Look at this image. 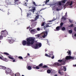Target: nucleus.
I'll return each instance as SVG.
<instances>
[{
	"label": "nucleus",
	"mask_w": 76,
	"mask_h": 76,
	"mask_svg": "<svg viewBox=\"0 0 76 76\" xmlns=\"http://www.w3.org/2000/svg\"><path fill=\"white\" fill-rule=\"evenodd\" d=\"M54 76H57V75L56 74L54 75Z\"/></svg>",
	"instance_id": "680f3d73"
},
{
	"label": "nucleus",
	"mask_w": 76,
	"mask_h": 76,
	"mask_svg": "<svg viewBox=\"0 0 76 76\" xmlns=\"http://www.w3.org/2000/svg\"><path fill=\"white\" fill-rule=\"evenodd\" d=\"M60 29V27L59 26H58L56 28V30H54V31H58Z\"/></svg>",
	"instance_id": "412c9836"
},
{
	"label": "nucleus",
	"mask_w": 76,
	"mask_h": 76,
	"mask_svg": "<svg viewBox=\"0 0 76 76\" xmlns=\"http://www.w3.org/2000/svg\"><path fill=\"white\" fill-rule=\"evenodd\" d=\"M4 54H5V55H9V53H4Z\"/></svg>",
	"instance_id": "79ce46f5"
},
{
	"label": "nucleus",
	"mask_w": 76,
	"mask_h": 76,
	"mask_svg": "<svg viewBox=\"0 0 76 76\" xmlns=\"http://www.w3.org/2000/svg\"><path fill=\"white\" fill-rule=\"evenodd\" d=\"M31 12H28L27 13V18H29L31 15Z\"/></svg>",
	"instance_id": "4be33fe9"
},
{
	"label": "nucleus",
	"mask_w": 76,
	"mask_h": 76,
	"mask_svg": "<svg viewBox=\"0 0 76 76\" xmlns=\"http://www.w3.org/2000/svg\"><path fill=\"white\" fill-rule=\"evenodd\" d=\"M73 26V24H71L70 26H69V27L70 28H72V26Z\"/></svg>",
	"instance_id": "ea45409f"
},
{
	"label": "nucleus",
	"mask_w": 76,
	"mask_h": 76,
	"mask_svg": "<svg viewBox=\"0 0 76 76\" xmlns=\"http://www.w3.org/2000/svg\"><path fill=\"white\" fill-rule=\"evenodd\" d=\"M40 68V66H39V65L38 66H37L36 67H35V66L33 67V68L34 69H39Z\"/></svg>",
	"instance_id": "6ab92c4d"
},
{
	"label": "nucleus",
	"mask_w": 76,
	"mask_h": 76,
	"mask_svg": "<svg viewBox=\"0 0 76 76\" xmlns=\"http://www.w3.org/2000/svg\"><path fill=\"white\" fill-rule=\"evenodd\" d=\"M35 40V38L34 37H30L26 39V41L23 40L22 41V44L23 45H27L29 46L30 45H32L34 43Z\"/></svg>",
	"instance_id": "f03ea898"
},
{
	"label": "nucleus",
	"mask_w": 76,
	"mask_h": 76,
	"mask_svg": "<svg viewBox=\"0 0 76 76\" xmlns=\"http://www.w3.org/2000/svg\"><path fill=\"white\" fill-rule=\"evenodd\" d=\"M16 41V38H12L11 37H9L8 39V42L10 44H12L13 43L14 41Z\"/></svg>",
	"instance_id": "0eeeda50"
},
{
	"label": "nucleus",
	"mask_w": 76,
	"mask_h": 76,
	"mask_svg": "<svg viewBox=\"0 0 76 76\" xmlns=\"http://www.w3.org/2000/svg\"><path fill=\"white\" fill-rule=\"evenodd\" d=\"M48 32L47 31H44L40 34V38H44L47 36Z\"/></svg>",
	"instance_id": "423d86ee"
},
{
	"label": "nucleus",
	"mask_w": 76,
	"mask_h": 76,
	"mask_svg": "<svg viewBox=\"0 0 76 76\" xmlns=\"http://www.w3.org/2000/svg\"><path fill=\"white\" fill-rule=\"evenodd\" d=\"M73 6H72L71 7H69V8H72Z\"/></svg>",
	"instance_id": "603ef678"
},
{
	"label": "nucleus",
	"mask_w": 76,
	"mask_h": 76,
	"mask_svg": "<svg viewBox=\"0 0 76 76\" xmlns=\"http://www.w3.org/2000/svg\"><path fill=\"white\" fill-rule=\"evenodd\" d=\"M48 73H51V70L48 69L47 71Z\"/></svg>",
	"instance_id": "c85d7f7f"
},
{
	"label": "nucleus",
	"mask_w": 76,
	"mask_h": 76,
	"mask_svg": "<svg viewBox=\"0 0 76 76\" xmlns=\"http://www.w3.org/2000/svg\"><path fill=\"white\" fill-rule=\"evenodd\" d=\"M28 8V9H30L31 8V7H29Z\"/></svg>",
	"instance_id": "338daca9"
},
{
	"label": "nucleus",
	"mask_w": 76,
	"mask_h": 76,
	"mask_svg": "<svg viewBox=\"0 0 76 76\" xmlns=\"http://www.w3.org/2000/svg\"><path fill=\"white\" fill-rule=\"evenodd\" d=\"M36 25H37V23H33L31 25V26L32 28H34L36 26Z\"/></svg>",
	"instance_id": "a211bd4d"
},
{
	"label": "nucleus",
	"mask_w": 76,
	"mask_h": 76,
	"mask_svg": "<svg viewBox=\"0 0 76 76\" xmlns=\"http://www.w3.org/2000/svg\"><path fill=\"white\" fill-rule=\"evenodd\" d=\"M74 58V57H72L70 56H67L66 58L65 59L64 58L62 60H58V61L59 62H61V63H65V61H67V60H69V59H73Z\"/></svg>",
	"instance_id": "7ed1b4c3"
},
{
	"label": "nucleus",
	"mask_w": 76,
	"mask_h": 76,
	"mask_svg": "<svg viewBox=\"0 0 76 76\" xmlns=\"http://www.w3.org/2000/svg\"><path fill=\"white\" fill-rule=\"evenodd\" d=\"M51 58L52 59H53V58H54V56H53Z\"/></svg>",
	"instance_id": "49530a36"
},
{
	"label": "nucleus",
	"mask_w": 76,
	"mask_h": 76,
	"mask_svg": "<svg viewBox=\"0 0 76 76\" xmlns=\"http://www.w3.org/2000/svg\"><path fill=\"white\" fill-rule=\"evenodd\" d=\"M72 37L74 38V39H76V33L74 35H72Z\"/></svg>",
	"instance_id": "a878e982"
},
{
	"label": "nucleus",
	"mask_w": 76,
	"mask_h": 76,
	"mask_svg": "<svg viewBox=\"0 0 76 76\" xmlns=\"http://www.w3.org/2000/svg\"><path fill=\"white\" fill-rule=\"evenodd\" d=\"M5 2L6 4H10V5L12 4V3L9 2V0H6V1Z\"/></svg>",
	"instance_id": "dca6fc26"
},
{
	"label": "nucleus",
	"mask_w": 76,
	"mask_h": 76,
	"mask_svg": "<svg viewBox=\"0 0 76 76\" xmlns=\"http://www.w3.org/2000/svg\"><path fill=\"white\" fill-rule=\"evenodd\" d=\"M27 69L28 70H30L32 69V68H31V67L29 66H27L26 67Z\"/></svg>",
	"instance_id": "5701e85b"
},
{
	"label": "nucleus",
	"mask_w": 76,
	"mask_h": 76,
	"mask_svg": "<svg viewBox=\"0 0 76 76\" xmlns=\"http://www.w3.org/2000/svg\"><path fill=\"white\" fill-rule=\"evenodd\" d=\"M67 15V12L65 13V16H66Z\"/></svg>",
	"instance_id": "e2e57ef3"
},
{
	"label": "nucleus",
	"mask_w": 76,
	"mask_h": 76,
	"mask_svg": "<svg viewBox=\"0 0 76 76\" xmlns=\"http://www.w3.org/2000/svg\"><path fill=\"white\" fill-rule=\"evenodd\" d=\"M39 18V16L38 15H37L35 18V20H36L37 19H38Z\"/></svg>",
	"instance_id": "cd10ccee"
},
{
	"label": "nucleus",
	"mask_w": 76,
	"mask_h": 76,
	"mask_svg": "<svg viewBox=\"0 0 76 76\" xmlns=\"http://www.w3.org/2000/svg\"><path fill=\"white\" fill-rule=\"evenodd\" d=\"M58 62H59V63L56 62L54 64V66L56 67H57V66H61V64H63V63H63L59 61H58Z\"/></svg>",
	"instance_id": "1a4fd4ad"
},
{
	"label": "nucleus",
	"mask_w": 76,
	"mask_h": 76,
	"mask_svg": "<svg viewBox=\"0 0 76 76\" xmlns=\"http://www.w3.org/2000/svg\"><path fill=\"white\" fill-rule=\"evenodd\" d=\"M69 32L70 34H71V33H72V30H69Z\"/></svg>",
	"instance_id": "a19ab883"
},
{
	"label": "nucleus",
	"mask_w": 76,
	"mask_h": 76,
	"mask_svg": "<svg viewBox=\"0 0 76 76\" xmlns=\"http://www.w3.org/2000/svg\"><path fill=\"white\" fill-rule=\"evenodd\" d=\"M59 69H61V70H64V71H66V68L65 66H62L61 68Z\"/></svg>",
	"instance_id": "ddd939ff"
},
{
	"label": "nucleus",
	"mask_w": 76,
	"mask_h": 76,
	"mask_svg": "<svg viewBox=\"0 0 76 76\" xmlns=\"http://www.w3.org/2000/svg\"><path fill=\"white\" fill-rule=\"evenodd\" d=\"M52 21H53V20H51V21H50L49 22H52Z\"/></svg>",
	"instance_id": "bf43d9fd"
},
{
	"label": "nucleus",
	"mask_w": 76,
	"mask_h": 76,
	"mask_svg": "<svg viewBox=\"0 0 76 76\" xmlns=\"http://www.w3.org/2000/svg\"><path fill=\"white\" fill-rule=\"evenodd\" d=\"M67 53H68V55H71V51L69 50V52L67 51Z\"/></svg>",
	"instance_id": "bb28decb"
},
{
	"label": "nucleus",
	"mask_w": 76,
	"mask_h": 76,
	"mask_svg": "<svg viewBox=\"0 0 76 76\" xmlns=\"http://www.w3.org/2000/svg\"><path fill=\"white\" fill-rule=\"evenodd\" d=\"M6 69V67H5V66H2V69L4 70H5Z\"/></svg>",
	"instance_id": "f704fd0d"
},
{
	"label": "nucleus",
	"mask_w": 76,
	"mask_h": 76,
	"mask_svg": "<svg viewBox=\"0 0 76 76\" xmlns=\"http://www.w3.org/2000/svg\"><path fill=\"white\" fill-rule=\"evenodd\" d=\"M43 64H42H42H40L39 65V67H41V66H42Z\"/></svg>",
	"instance_id": "58836bf2"
},
{
	"label": "nucleus",
	"mask_w": 76,
	"mask_h": 76,
	"mask_svg": "<svg viewBox=\"0 0 76 76\" xmlns=\"http://www.w3.org/2000/svg\"><path fill=\"white\" fill-rule=\"evenodd\" d=\"M42 45L41 43L37 42L35 45L32 46V47L34 49H38L41 47Z\"/></svg>",
	"instance_id": "39448f33"
},
{
	"label": "nucleus",
	"mask_w": 76,
	"mask_h": 76,
	"mask_svg": "<svg viewBox=\"0 0 76 76\" xmlns=\"http://www.w3.org/2000/svg\"><path fill=\"white\" fill-rule=\"evenodd\" d=\"M69 21L70 22H71V23H72V20H71L70 19L69 20Z\"/></svg>",
	"instance_id": "8fccbe9b"
},
{
	"label": "nucleus",
	"mask_w": 76,
	"mask_h": 76,
	"mask_svg": "<svg viewBox=\"0 0 76 76\" xmlns=\"http://www.w3.org/2000/svg\"><path fill=\"white\" fill-rule=\"evenodd\" d=\"M35 36L38 37H41V34H37V35H35Z\"/></svg>",
	"instance_id": "c756f323"
},
{
	"label": "nucleus",
	"mask_w": 76,
	"mask_h": 76,
	"mask_svg": "<svg viewBox=\"0 0 76 76\" xmlns=\"http://www.w3.org/2000/svg\"><path fill=\"white\" fill-rule=\"evenodd\" d=\"M18 58H20V59H23V58L22 56H19Z\"/></svg>",
	"instance_id": "c9c22d12"
},
{
	"label": "nucleus",
	"mask_w": 76,
	"mask_h": 76,
	"mask_svg": "<svg viewBox=\"0 0 76 76\" xmlns=\"http://www.w3.org/2000/svg\"><path fill=\"white\" fill-rule=\"evenodd\" d=\"M24 6H27V5H26V3H25L24 4Z\"/></svg>",
	"instance_id": "3c124183"
},
{
	"label": "nucleus",
	"mask_w": 76,
	"mask_h": 76,
	"mask_svg": "<svg viewBox=\"0 0 76 76\" xmlns=\"http://www.w3.org/2000/svg\"><path fill=\"white\" fill-rule=\"evenodd\" d=\"M44 9H42L40 11V12H41V10H44Z\"/></svg>",
	"instance_id": "5fc2aeb1"
},
{
	"label": "nucleus",
	"mask_w": 76,
	"mask_h": 76,
	"mask_svg": "<svg viewBox=\"0 0 76 76\" xmlns=\"http://www.w3.org/2000/svg\"><path fill=\"white\" fill-rule=\"evenodd\" d=\"M72 4H73V1H68L66 3V6H72Z\"/></svg>",
	"instance_id": "9b49d317"
},
{
	"label": "nucleus",
	"mask_w": 76,
	"mask_h": 76,
	"mask_svg": "<svg viewBox=\"0 0 76 76\" xmlns=\"http://www.w3.org/2000/svg\"><path fill=\"white\" fill-rule=\"evenodd\" d=\"M63 25V23H61V24H60L61 26H62Z\"/></svg>",
	"instance_id": "09e8293b"
},
{
	"label": "nucleus",
	"mask_w": 76,
	"mask_h": 76,
	"mask_svg": "<svg viewBox=\"0 0 76 76\" xmlns=\"http://www.w3.org/2000/svg\"><path fill=\"white\" fill-rule=\"evenodd\" d=\"M66 30V28L64 27H63L62 28V31H65Z\"/></svg>",
	"instance_id": "2f4dec72"
},
{
	"label": "nucleus",
	"mask_w": 76,
	"mask_h": 76,
	"mask_svg": "<svg viewBox=\"0 0 76 76\" xmlns=\"http://www.w3.org/2000/svg\"><path fill=\"white\" fill-rule=\"evenodd\" d=\"M67 0H62L61 1L57 2L55 4V6H54L53 7H52V10H54V9H55L56 11H59L61 10L63 8L60 7L61 5H63L66 3V1Z\"/></svg>",
	"instance_id": "f257e3e1"
},
{
	"label": "nucleus",
	"mask_w": 76,
	"mask_h": 76,
	"mask_svg": "<svg viewBox=\"0 0 76 76\" xmlns=\"http://www.w3.org/2000/svg\"><path fill=\"white\" fill-rule=\"evenodd\" d=\"M34 10H35V7H33L32 8V9L29 10L28 12H33V13H34Z\"/></svg>",
	"instance_id": "2eb2a0df"
},
{
	"label": "nucleus",
	"mask_w": 76,
	"mask_h": 76,
	"mask_svg": "<svg viewBox=\"0 0 76 76\" xmlns=\"http://www.w3.org/2000/svg\"><path fill=\"white\" fill-rule=\"evenodd\" d=\"M50 23H48L47 24V25H50Z\"/></svg>",
	"instance_id": "13d9d810"
},
{
	"label": "nucleus",
	"mask_w": 76,
	"mask_h": 76,
	"mask_svg": "<svg viewBox=\"0 0 76 76\" xmlns=\"http://www.w3.org/2000/svg\"><path fill=\"white\" fill-rule=\"evenodd\" d=\"M49 1H50V0H46V1L45 2V4H47V2H49Z\"/></svg>",
	"instance_id": "e433bc0d"
},
{
	"label": "nucleus",
	"mask_w": 76,
	"mask_h": 76,
	"mask_svg": "<svg viewBox=\"0 0 76 76\" xmlns=\"http://www.w3.org/2000/svg\"><path fill=\"white\" fill-rule=\"evenodd\" d=\"M29 27H27V29H29Z\"/></svg>",
	"instance_id": "864d4df0"
},
{
	"label": "nucleus",
	"mask_w": 76,
	"mask_h": 76,
	"mask_svg": "<svg viewBox=\"0 0 76 76\" xmlns=\"http://www.w3.org/2000/svg\"><path fill=\"white\" fill-rule=\"evenodd\" d=\"M15 76H20L19 73H17L15 74Z\"/></svg>",
	"instance_id": "393cba45"
},
{
	"label": "nucleus",
	"mask_w": 76,
	"mask_h": 76,
	"mask_svg": "<svg viewBox=\"0 0 76 76\" xmlns=\"http://www.w3.org/2000/svg\"><path fill=\"white\" fill-rule=\"evenodd\" d=\"M35 20H31V22H35Z\"/></svg>",
	"instance_id": "37998d69"
},
{
	"label": "nucleus",
	"mask_w": 76,
	"mask_h": 76,
	"mask_svg": "<svg viewBox=\"0 0 76 76\" xmlns=\"http://www.w3.org/2000/svg\"><path fill=\"white\" fill-rule=\"evenodd\" d=\"M27 55H28V56L30 55L29 53H27Z\"/></svg>",
	"instance_id": "052dcab7"
},
{
	"label": "nucleus",
	"mask_w": 76,
	"mask_h": 76,
	"mask_svg": "<svg viewBox=\"0 0 76 76\" xmlns=\"http://www.w3.org/2000/svg\"><path fill=\"white\" fill-rule=\"evenodd\" d=\"M32 28H30L29 29V31L30 32V33L32 34H35V32H36V30L35 29H32Z\"/></svg>",
	"instance_id": "9d476101"
},
{
	"label": "nucleus",
	"mask_w": 76,
	"mask_h": 76,
	"mask_svg": "<svg viewBox=\"0 0 76 76\" xmlns=\"http://www.w3.org/2000/svg\"><path fill=\"white\" fill-rule=\"evenodd\" d=\"M3 68V66H0V69H1Z\"/></svg>",
	"instance_id": "a18cd8bd"
},
{
	"label": "nucleus",
	"mask_w": 76,
	"mask_h": 76,
	"mask_svg": "<svg viewBox=\"0 0 76 76\" xmlns=\"http://www.w3.org/2000/svg\"><path fill=\"white\" fill-rule=\"evenodd\" d=\"M62 19H63V20H66V18H65L64 17H63L62 18Z\"/></svg>",
	"instance_id": "4c0bfd02"
},
{
	"label": "nucleus",
	"mask_w": 76,
	"mask_h": 76,
	"mask_svg": "<svg viewBox=\"0 0 76 76\" xmlns=\"http://www.w3.org/2000/svg\"><path fill=\"white\" fill-rule=\"evenodd\" d=\"M14 74H13V75H12V76H14Z\"/></svg>",
	"instance_id": "69168bd1"
},
{
	"label": "nucleus",
	"mask_w": 76,
	"mask_h": 76,
	"mask_svg": "<svg viewBox=\"0 0 76 76\" xmlns=\"http://www.w3.org/2000/svg\"><path fill=\"white\" fill-rule=\"evenodd\" d=\"M22 76H25L24 75H22Z\"/></svg>",
	"instance_id": "774afa93"
},
{
	"label": "nucleus",
	"mask_w": 76,
	"mask_h": 76,
	"mask_svg": "<svg viewBox=\"0 0 76 76\" xmlns=\"http://www.w3.org/2000/svg\"><path fill=\"white\" fill-rule=\"evenodd\" d=\"M58 73H59V74H60L61 75H64L63 72H61V69H59V70Z\"/></svg>",
	"instance_id": "f3484780"
},
{
	"label": "nucleus",
	"mask_w": 76,
	"mask_h": 76,
	"mask_svg": "<svg viewBox=\"0 0 76 76\" xmlns=\"http://www.w3.org/2000/svg\"><path fill=\"white\" fill-rule=\"evenodd\" d=\"M15 0L14 4L15 5L16 4H18V2L19 1V0Z\"/></svg>",
	"instance_id": "b1692460"
},
{
	"label": "nucleus",
	"mask_w": 76,
	"mask_h": 76,
	"mask_svg": "<svg viewBox=\"0 0 76 76\" xmlns=\"http://www.w3.org/2000/svg\"><path fill=\"white\" fill-rule=\"evenodd\" d=\"M47 66L46 65H44V66H42V67H43V68H46L47 67Z\"/></svg>",
	"instance_id": "72a5a7b5"
},
{
	"label": "nucleus",
	"mask_w": 76,
	"mask_h": 76,
	"mask_svg": "<svg viewBox=\"0 0 76 76\" xmlns=\"http://www.w3.org/2000/svg\"><path fill=\"white\" fill-rule=\"evenodd\" d=\"M1 35H0V39L1 40V39H3V37H6V35H8V33L6 30H3L1 32Z\"/></svg>",
	"instance_id": "20e7f679"
},
{
	"label": "nucleus",
	"mask_w": 76,
	"mask_h": 76,
	"mask_svg": "<svg viewBox=\"0 0 76 76\" xmlns=\"http://www.w3.org/2000/svg\"><path fill=\"white\" fill-rule=\"evenodd\" d=\"M11 72H12V70H11L10 69H9V68H7L6 70V73L7 75V74L9 73H10Z\"/></svg>",
	"instance_id": "f8f14e48"
},
{
	"label": "nucleus",
	"mask_w": 76,
	"mask_h": 76,
	"mask_svg": "<svg viewBox=\"0 0 76 76\" xmlns=\"http://www.w3.org/2000/svg\"><path fill=\"white\" fill-rule=\"evenodd\" d=\"M46 27H49V26L48 25H47V26H46Z\"/></svg>",
	"instance_id": "4d7b16f0"
},
{
	"label": "nucleus",
	"mask_w": 76,
	"mask_h": 76,
	"mask_svg": "<svg viewBox=\"0 0 76 76\" xmlns=\"http://www.w3.org/2000/svg\"><path fill=\"white\" fill-rule=\"evenodd\" d=\"M65 76H68V75H67V74H66L65 75Z\"/></svg>",
	"instance_id": "6e6d98bb"
},
{
	"label": "nucleus",
	"mask_w": 76,
	"mask_h": 76,
	"mask_svg": "<svg viewBox=\"0 0 76 76\" xmlns=\"http://www.w3.org/2000/svg\"><path fill=\"white\" fill-rule=\"evenodd\" d=\"M45 23V22H43L42 25H41V26H44V24Z\"/></svg>",
	"instance_id": "7c9ffc66"
},
{
	"label": "nucleus",
	"mask_w": 76,
	"mask_h": 76,
	"mask_svg": "<svg viewBox=\"0 0 76 76\" xmlns=\"http://www.w3.org/2000/svg\"><path fill=\"white\" fill-rule=\"evenodd\" d=\"M74 31H76V27H74Z\"/></svg>",
	"instance_id": "de8ad7c7"
},
{
	"label": "nucleus",
	"mask_w": 76,
	"mask_h": 76,
	"mask_svg": "<svg viewBox=\"0 0 76 76\" xmlns=\"http://www.w3.org/2000/svg\"><path fill=\"white\" fill-rule=\"evenodd\" d=\"M37 30L38 31H40V28H37Z\"/></svg>",
	"instance_id": "c03bdc74"
},
{
	"label": "nucleus",
	"mask_w": 76,
	"mask_h": 76,
	"mask_svg": "<svg viewBox=\"0 0 76 76\" xmlns=\"http://www.w3.org/2000/svg\"><path fill=\"white\" fill-rule=\"evenodd\" d=\"M0 59H1V60H3V61H8V60L7 58H5V59H4V58H2L0 56Z\"/></svg>",
	"instance_id": "4468645a"
},
{
	"label": "nucleus",
	"mask_w": 76,
	"mask_h": 76,
	"mask_svg": "<svg viewBox=\"0 0 76 76\" xmlns=\"http://www.w3.org/2000/svg\"><path fill=\"white\" fill-rule=\"evenodd\" d=\"M32 4H34V5L35 6H37V5H36V4H35V2L34 1H33L32 2Z\"/></svg>",
	"instance_id": "473e14b6"
},
{
	"label": "nucleus",
	"mask_w": 76,
	"mask_h": 76,
	"mask_svg": "<svg viewBox=\"0 0 76 76\" xmlns=\"http://www.w3.org/2000/svg\"><path fill=\"white\" fill-rule=\"evenodd\" d=\"M47 51V50L46 49L45 50V51L46 52Z\"/></svg>",
	"instance_id": "0e129e2a"
},
{
	"label": "nucleus",
	"mask_w": 76,
	"mask_h": 76,
	"mask_svg": "<svg viewBox=\"0 0 76 76\" xmlns=\"http://www.w3.org/2000/svg\"><path fill=\"white\" fill-rule=\"evenodd\" d=\"M48 54L50 55H48L47 54H45V56H46V57H48L51 58L52 56H53V52L52 51L49 52Z\"/></svg>",
	"instance_id": "6e6552de"
},
{
	"label": "nucleus",
	"mask_w": 76,
	"mask_h": 76,
	"mask_svg": "<svg viewBox=\"0 0 76 76\" xmlns=\"http://www.w3.org/2000/svg\"><path fill=\"white\" fill-rule=\"evenodd\" d=\"M8 58H10V59L13 60L12 61L13 62H15V59H14V58H13L11 57V56H8Z\"/></svg>",
	"instance_id": "aec40b11"
}]
</instances>
